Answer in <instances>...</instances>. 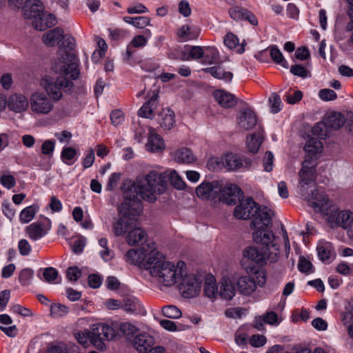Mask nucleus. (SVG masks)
I'll use <instances>...</instances> for the list:
<instances>
[{"label": "nucleus", "instance_id": "f257e3e1", "mask_svg": "<svg viewBox=\"0 0 353 353\" xmlns=\"http://www.w3.org/2000/svg\"><path fill=\"white\" fill-rule=\"evenodd\" d=\"M165 174L151 170L144 176L137 178L136 181L126 180L123 182L121 190L123 198L131 199V206L134 214L142 212L143 210L139 195L143 200L154 203L157 199V195L165 191L167 183Z\"/></svg>", "mask_w": 353, "mask_h": 353}, {"label": "nucleus", "instance_id": "f03ea898", "mask_svg": "<svg viewBox=\"0 0 353 353\" xmlns=\"http://www.w3.org/2000/svg\"><path fill=\"white\" fill-rule=\"evenodd\" d=\"M66 56L70 63L62 65L59 68H54L60 75L55 79L50 76H46L41 79V85L46 91L48 97L54 101H58L63 97V91H70L74 86L72 80L78 78L77 59L74 53H67Z\"/></svg>", "mask_w": 353, "mask_h": 353}, {"label": "nucleus", "instance_id": "7ed1b4c3", "mask_svg": "<svg viewBox=\"0 0 353 353\" xmlns=\"http://www.w3.org/2000/svg\"><path fill=\"white\" fill-rule=\"evenodd\" d=\"M149 270L152 276L155 277L159 283L165 286H172L180 279L183 275V268L185 267L183 261H179L175 266L172 263L165 261L164 256L159 251L154 252Z\"/></svg>", "mask_w": 353, "mask_h": 353}, {"label": "nucleus", "instance_id": "20e7f679", "mask_svg": "<svg viewBox=\"0 0 353 353\" xmlns=\"http://www.w3.org/2000/svg\"><path fill=\"white\" fill-rule=\"evenodd\" d=\"M117 328L118 326L113 325L99 323L94 325L89 331L76 333L75 337L79 343L84 346L89 340L98 350H103L105 349L104 341L113 340L116 337Z\"/></svg>", "mask_w": 353, "mask_h": 353}, {"label": "nucleus", "instance_id": "39448f33", "mask_svg": "<svg viewBox=\"0 0 353 353\" xmlns=\"http://www.w3.org/2000/svg\"><path fill=\"white\" fill-rule=\"evenodd\" d=\"M131 199L123 198V201L118 208L120 218L114 223L113 230L116 236H121L134 227L136 223L135 217L139 216L142 212L134 214L132 211Z\"/></svg>", "mask_w": 353, "mask_h": 353}, {"label": "nucleus", "instance_id": "423d86ee", "mask_svg": "<svg viewBox=\"0 0 353 353\" xmlns=\"http://www.w3.org/2000/svg\"><path fill=\"white\" fill-rule=\"evenodd\" d=\"M154 245V244L152 243L139 250H129L125 254V261L130 264L139 265L148 270L155 256L153 253L157 252Z\"/></svg>", "mask_w": 353, "mask_h": 353}, {"label": "nucleus", "instance_id": "0eeeda50", "mask_svg": "<svg viewBox=\"0 0 353 353\" xmlns=\"http://www.w3.org/2000/svg\"><path fill=\"white\" fill-rule=\"evenodd\" d=\"M253 233L254 241L257 243H261L267 248L269 253V259L272 262H274L278 259L279 250L276 244H273L274 234L272 231L266 230V229H254Z\"/></svg>", "mask_w": 353, "mask_h": 353}, {"label": "nucleus", "instance_id": "6e6552de", "mask_svg": "<svg viewBox=\"0 0 353 353\" xmlns=\"http://www.w3.org/2000/svg\"><path fill=\"white\" fill-rule=\"evenodd\" d=\"M179 291L185 298H192L199 294L201 291V281L194 274H185L181 276Z\"/></svg>", "mask_w": 353, "mask_h": 353}, {"label": "nucleus", "instance_id": "1a4fd4ad", "mask_svg": "<svg viewBox=\"0 0 353 353\" xmlns=\"http://www.w3.org/2000/svg\"><path fill=\"white\" fill-rule=\"evenodd\" d=\"M31 110L37 114H48L52 108L51 100L44 94L34 92L30 99Z\"/></svg>", "mask_w": 353, "mask_h": 353}, {"label": "nucleus", "instance_id": "9d476101", "mask_svg": "<svg viewBox=\"0 0 353 353\" xmlns=\"http://www.w3.org/2000/svg\"><path fill=\"white\" fill-rule=\"evenodd\" d=\"M234 210V215L239 219H250L254 217L259 210V205L252 198H247L245 200L239 201Z\"/></svg>", "mask_w": 353, "mask_h": 353}, {"label": "nucleus", "instance_id": "9b49d317", "mask_svg": "<svg viewBox=\"0 0 353 353\" xmlns=\"http://www.w3.org/2000/svg\"><path fill=\"white\" fill-rule=\"evenodd\" d=\"M243 192L240 188L234 184H227L219 193V200L228 205H233L240 201Z\"/></svg>", "mask_w": 353, "mask_h": 353}, {"label": "nucleus", "instance_id": "f8f14e48", "mask_svg": "<svg viewBox=\"0 0 353 353\" xmlns=\"http://www.w3.org/2000/svg\"><path fill=\"white\" fill-rule=\"evenodd\" d=\"M308 202L315 211L329 215L330 200L323 191H320L319 189L312 191L308 197Z\"/></svg>", "mask_w": 353, "mask_h": 353}, {"label": "nucleus", "instance_id": "ddd939ff", "mask_svg": "<svg viewBox=\"0 0 353 353\" xmlns=\"http://www.w3.org/2000/svg\"><path fill=\"white\" fill-rule=\"evenodd\" d=\"M221 185L218 181L203 182L196 189L198 197L203 200H213L218 198Z\"/></svg>", "mask_w": 353, "mask_h": 353}, {"label": "nucleus", "instance_id": "4468645a", "mask_svg": "<svg viewBox=\"0 0 353 353\" xmlns=\"http://www.w3.org/2000/svg\"><path fill=\"white\" fill-rule=\"evenodd\" d=\"M221 163L225 168L229 171H234L242 167L248 168L251 165V161L248 159H241L236 154L229 153L221 158Z\"/></svg>", "mask_w": 353, "mask_h": 353}, {"label": "nucleus", "instance_id": "2eb2a0df", "mask_svg": "<svg viewBox=\"0 0 353 353\" xmlns=\"http://www.w3.org/2000/svg\"><path fill=\"white\" fill-rule=\"evenodd\" d=\"M274 215L271 210L267 207L261 208L257 212L254 220L250 223L253 229H266L272 223V217Z\"/></svg>", "mask_w": 353, "mask_h": 353}, {"label": "nucleus", "instance_id": "dca6fc26", "mask_svg": "<svg viewBox=\"0 0 353 353\" xmlns=\"http://www.w3.org/2000/svg\"><path fill=\"white\" fill-rule=\"evenodd\" d=\"M228 14L233 20H246L253 26L258 24V20L256 16L245 8L234 6L229 9Z\"/></svg>", "mask_w": 353, "mask_h": 353}, {"label": "nucleus", "instance_id": "f3484780", "mask_svg": "<svg viewBox=\"0 0 353 353\" xmlns=\"http://www.w3.org/2000/svg\"><path fill=\"white\" fill-rule=\"evenodd\" d=\"M243 254L244 258L259 265L265 264L267 258H269V253L267 252V248H259L254 246L246 248L243 250Z\"/></svg>", "mask_w": 353, "mask_h": 353}, {"label": "nucleus", "instance_id": "a211bd4d", "mask_svg": "<svg viewBox=\"0 0 353 353\" xmlns=\"http://www.w3.org/2000/svg\"><path fill=\"white\" fill-rule=\"evenodd\" d=\"M310 161L308 159L302 163V168L299 171L300 177V191L301 193L305 190L304 185H307L314 179L315 168L314 166H310Z\"/></svg>", "mask_w": 353, "mask_h": 353}, {"label": "nucleus", "instance_id": "6ab92c4d", "mask_svg": "<svg viewBox=\"0 0 353 353\" xmlns=\"http://www.w3.org/2000/svg\"><path fill=\"white\" fill-rule=\"evenodd\" d=\"M331 224L340 226L344 229L349 228L353 222V212L350 210H342L328 216Z\"/></svg>", "mask_w": 353, "mask_h": 353}, {"label": "nucleus", "instance_id": "aec40b11", "mask_svg": "<svg viewBox=\"0 0 353 353\" xmlns=\"http://www.w3.org/2000/svg\"><path fill=\"white\" fill-rule=\"evenodd\" d=\"M257 122L254 112L248 108H244L239 112L238 125L239 128L248 130L252 129Z\"/></svg>", "mask_w": 353, "mask_h": 353}, {"label": "nucleus", "instance_id": "412c9836", "mask_svg": "<svg viewBox=\"0 0 353 353\" xmlns=\"http://www.w3.org/2000/svg\"><path fill=\"white\" fill-rule=\"evenodd\" d=\"M43 9L44 8L41 1L28 0L22 6V13L26 19H32L34 20L41 15Z\"/></svg>", "mask_w": 353, "mask_h": 353}, {"label": "nucleus", "instance_id": "4be33fe9", "mask_svg": "<svg viewBox=\"0 0 353 353\" xmlns=\"http://www.w3.org/2000/svg\"><path fill=\"white\" fill-rule=\"evenodd\" d=\"M154 344V339L146 332L137 335L133 340V346L139 353H146Z\"/></svg>", "mask_w": 353, "mask_h": 353}, {"label": "nucleus", "instance_id": "5701e85b", "mask_svg": "<svg viewBox=\"0 0 353 353\" xmlns=\"http://www.w3.org/2000/svg\"><path fill=\"white\" fill-rule=\"evenodd\" d=\"M213 96L216 101L224 108H231L237 103L236 97L224 90H218L214 92Z\"/></svg>", "mask_w": 353, "mask_h": 353}, {"label": "nucleus", "instance_id": "b1692460", "mask_svg": "<svg viewBox=\"0 0 353 353\" xmlns=\"http://www.w3.org/2000/svg\"><path fill=\"white\" fill-rule=\"evenodd\" d=\"M57 20L54 15L46 14L42 11L41 15L32 21L33 27L38 30L43 31L48 28L56 25Z\"/></svg>", "mask_w": 353, "mask_h": 353}, {"label": "nucleus", "instance_id": "393cba45", "mask_svg": "<svg viewBox=\"0 0 353 353\" xmlns=\"http://www.w3.org/2000/svg\"><path fill=\"white\" fill-rule=\"evenodd\" d=\"M7 103L8 108L14 112H21L28 106L27 98L24 95L18 94L11 95Z\"/></svg>", "mask_w": 353, "mask_h": 353}, {"label": "nucleus", "instance_id": "a878e982", "mask_svg": "<svg viewBox=\"0 0 353 353\" xmlns=\"http://www.w3.org/2000/svg\"><path fill=\"white\" fill-rule=\"evenodd\" d=\"M236 285L239 292L243 295H250L256 289L255 279L251 276H241Z\"/></svg>", "mask_w": 353, "mask_h": 353}, {"label": "nucleus", "instance_id": "bb28decb", "mask_svg": "<svg viewBox=\"0 0 353 353\" xmlns=\"http://www.w3.org/2000/svg\"><path fill=\"white\" fill-rule=\"evenodd\" d=\"M147 239L145 232L139 227H134L131 229L126 236V241L130 246L143 244Z\"/></svg>", "mask_w": 353, "mask_h": 353}, {"label": "nucleus", "instance_id": "cd10ccee", "mask_svg": "<svg viewBox=\"0 0 353 353\" xmlns=\"http://www.w3.org/2000/svg\"><path fill=\"white\" fill-rule=\"evenodd\" d=\"M235 288L232 281L228 277H223L221 282L218 294L223 299L231 300L235 295Z\"/></svg>", "mask_w": 353, "mask_h": 353}, {"label": "nucleus", "instance_id": "c85d7f7f", "mask_svg": "<svg viewBox=\"0 0 353 353\" xmlns=\"http://www.w3.org/2000/svg\"><path fill=\"white\" fill-rule=\"evenodd\" d=\"M158 93L154 92L152 96L148 100L138 111V115L147 119H152L154 116V110L157 106Z\"/></svg>", "mask_w": 353, "mask_h": 353}, {"label": "nucleus", "instance_id": "c756f323", "mask_svg": "<svg viewBox=\"0 0 353 353\" xmlns=\"http://www.w3.org/2000/svg\"><path fill=\"white\" fill-rule=\"evenodd\" d=\"M158 121L161 128L171 129L175 122L174 112L168 108L163 109L158 115Z\"/></svg>", "mask_w": 353, "mask_h": 353}, {"label": "nucleus", "instance_id": "7c9ffc66", "mask_svg": "<svg viewBox=\"0 0 353 353\" xmlns=\"http://www.w3.org/2000/svg\"><path fill=\"white\" fill-rule=\"evenodd\" d=\"M173 158L176 162L182 163H191L196 160L192 152L187 148L176 150L173 154Z\"/></svg>", "mask_w": 353, "mask_h": 353}, {"label": "nucleus", "instance_id": "2f4dec72", "mask_svg": "<svg viewBox=\"0 0 353 353\" xmlns=\"http://www.w3.org/2000/svg\"><path fill=\"white\" fill-rule=\"evenodd\" d=\"M63 30L61 28L57 27L43 35V43L48 46H54L55 43L63 37Z\"/></svg>", "mask_w": 353, "mask_h": 353}, {"label": "nucleus", "instance_id": "473e14b6", "mask_svg": "<svg viewBox=\"0 0 353 353\" xmlns=\"http://www.w3.org/2000/svg\"><path fill=\"white\" fill-rule=\"evenodd\" d=\"M153 129L150 130V135L148 139V143L146 145L147 148L151 152H160L164 149V142L162 138L153 133Z\"/></svg>", "mask_w": 353, "mask_h": 353}, {"label": "nucleus", "instance_id": "72a5a7b5", "mask_svg": "<svg viewBox=\"0 0 353 353\" xmlns=\"http://www.w3.org/2000/svg\"><path fill=\"white\" fill-rule=\"evenodd\" d=\"M26 232L28 234L30 239L33 241H37L43 237L46 231L44 230L43 225L40 223H32L26 228Z\"/></svg>", "mask_w": 353, "mask_h": 353}, {"label": "nucleus", "instance_id": "f704fd0d", "mask_svg": "<svg viewBox=\"0 0 353 353\" xmlns=\"http://www.w3.org/2000/svg\"><path fill=\"white\" fill-rule=\"evenodd\" d=\"M61 43L59 45V48L63 49L65 52V55L63 56L61 59L60 60L63 65L70 63V61L68 59L66 54L71 53L68 52V50H72L75 46V39L72 36L65 35L61 37Z\"/></svg>", "mask_w": 353, "mask_h": 353}, {"label": "nucleus", "instance_id": "c9c22d12", "mask_svg": "<svg viewBox=\"0 0 353 353\" xmlns=\"http://www.w3.org/2000/svg\"><path fill=\"white\" fill-rule=\"evenodd\" d=\"M204 71L209 72L214 78L223 80L225 82H230L233 78L232 72L225 71L221 66L207 68L204 69Z\"/></svg>", "mask_w": 353, "mask_h": 353}, {"label": "nucleus", "instance_id": "e433bc0d", "mask_svg": "<svg viewBox=\"0 0 353 353\" xmlns=\"http://www.w3.org/2000/svg\"><path fill=\"white\" fill-rule=\"evenodd\" d=\"M323 148L322 143L317 139L314 137L310 138L307 141L304 147L305 151L310 155L307 157L306 159H308L310 161L312 159V155L316 154L321 152Z\"/></svg>", "mask_w": 353, "mask_h": 353}, {"label": "nucleus", "instance_id": "4c0bfd02", "mask_svg": "<svg viewBox=\"0 0 353 353\" xmlns=\"http://www.w3.org/2000/svg\"><path fill=\"white\" fill-rule=\"evenodd\" d=\"M325 121L330 130H338L344 124V117L339 112H332L329 114Z\"/></svg>", "mask_w": 353, "mask_h": 353}, {"label": "nucleus", "instance_id": "58836bf2", "mask_svg": "<svg viewBox=\"0 0 353 353\" xmlns=\"http://www.w3.org/2000/svg\"><path fill=\"white\" fill-rule=\"evenodd\" d=\"M218 290L214 277L213 276H208L203 286L204 294L208 298L213 299L218 295Z\"/></svg>", "mask_w": 353, "mask_h": 353}, {"label": "nucleus", "instance_id": "ea45409f", "mask_svg": "<svg viewBox=\"0 0 353 353\" xmlns=\"http://www.w3.org/2000/svg\"><path fill=\"white\" fill-rule=\"evenodd\" d=\"M225 45L230 49H236L237 52H244V46L239 44V39L232 33H228L224 38Z\"/></svg>", "mask_w": 353, "mask_h": 353}, {"label": "nucleus", "instance_id": "a19ab883", "mask_svg": "<svg viewBox=\"0 0 353 353\" xmlns=\"http://www.w3.org/2000/svg\"><path fill=\"white\" fill-rule=\"evenodd\" d=\"M270 50V55L272 61L277 63L280 64L285 68H288V62L285 60L281 52L276 46H271L268 48Z\"/></svg>", "mask_w": 353, "mask_h": 353}, {"label": "nucleus", "instance_id": "79ce46f5", "mask_svg": "<svg viewBox=\"0 0 353 353\" xmlns=\"http://www.w3.org/2000/svg\"><path fill=\"white\" fill-rule=\"evenodd\" d=\"M123 21L137 28H143L150 23V19L147 17H124Z\"/></svg>", "mask_w": 353, "mask_h": 353}, {"label": "nucleus", "instance_id": "37998d69", "mask_svg": "<svg viewBox=\"0 0 353 353\" xmlns=\"http://www.w3.org/2000/svg\"><path fill=\"white\" fill-rule=\"evenodd\" d=\"M263 138L260 133L252 134L248 138L247 145L250 152L255 153L259 149Z\"/></svg>", "mask_w": 353, "mask_h": 353}, {"label": "nucleus", "instance_id": "c03bdc74", "mask_svg": "<svg viewBox=\"0 0 353 353\" xmlns=\"http://www.w3.org/2000/svg\"><path fill=\"white\" fill-rule=\"evenodd\" d=\"M37 210L38 207L35 205L24 208L20 213L19 219L21 222L26 223L32 221Z\"/></svg>", "mask_w": 353, "mask_h": 353}, {"label": "nucleus", "instance_id": "a18cd8bd", "mask_svg": "<svg viewBox=\"0 0 353 353\" xmlns=\"http://www.w3.org/2000/svg\"><path fill=\"white\" fill-rule=\"evenodd\" d=\"M77 152L72 147H64L61 153L62 161L67 165H72L74 162V158Z\"/></svg>", "mask_w": 353, "mask_h": 353}, {"label": "nucleus", "instance_id": "49530a36", "mask_svg": "<svg viewBox=\"0 0 353 353\" xmlns=\"http://www.w3.org/2000/svg\"><path fill=\"white\" fill-rule=\"evenodd\" d=\"M204 63L212 64L216 63L219 61V54L216 48L213 47H207L204 50Z\"/></svg>", "mask_w": 353, "mask_h": 353}, {"label": "nucleus", "instance_id": "de8ad7c7", "mask_svg": "<svg viewBox=\"0 0 353 353\" xmlns=\"http://www.w3.org/2000/svg\"><path fill=\"white\" fill-rule=\"evenodd\" d=\"M169 180L170 181V183L176 189L179 190H183L185 189L186 184L181 178L179 175V174L176 172L174 170H169Z\"/></svg>", "mask_w": 353, "mask_h": 353}, {"label": "nucleus", "instance_id": "09e8293b", "mask_svg": "<svg viewBox=\"0 0 353 353\" xmlns=\"http://www.w3.org/2000/svg\"><path fill=\"white\" fill-rule=\"evenodd\" d=\"M69 312V307L61 303H53L50 306V314L54 318L65 316Z\"/></svg>", "mask_w": 353, "mask_h": 353}, {"label": "nucleus", "instance_id": "8fccbe9b", "mask_svg": "<svg viewBox=\"0 0 353 353\" xmlns=\"http://www.w3.org/2000/svg\"><path fill=\"white\" fill-rule=\"evenodd\" d=\"M185 52L188 56L184 60L197 59L203 57L205 54L204 50L201 46H188L185 48Z\"/></svg>", "mask_w": 353, "mask_h": 353}, {"label": "nucleus", "instance_id": "3c124183", "mask_svg": "<svg viewBox=\"0 0 353 353\" xmlns=\"http://www.w3.org/2000/svg\"><path fill=\"white\" fill-rule=\"evenodd\" d=\"M162 314L169 319H179L181 316V310L175 305H169L162 308Z\"/></svg>", "mask_w": 353, "mask_h": 353}, {"label": "nucleus", "instance_id": "603ef678", "mask_svg": "<svg viewBox=\"0 0 353 353\" xmlns=\"http://www.w3.org/2000/svg\"><path fill=\"white\" fill-rule=\"evenodd\" d=\"M330 130L325 121L316 123L312 128L313 134L320 139L326 137Z\"/></svg>", "mask_w": 353, "mask_h": 353}, {"label": "nucleus", "instance_id": "864d4df0", "mask_svg": "<svg viewBox=\"0 0 353 353\" xmlns=\"http://www.w3.org/2000/svg\"><path fill=\"white\" fill-rule=\"evenodd\" d=\"M33 276L34 271L32 269L25 268L22 270L19 274V282L23 285H28L31 283Z\"/></svg>", "mask_w": 353, "mask_h": 353}, {"label": "nucleus", "instance_id": "5fc2aeb1", "mask_svg": "<svg viewBox=\"0 0 353 353\" xmlns=\"http://www.w3.org/2000/svg\"><path fill=\"white\" fill-rule=\"evenodd\" d=\"M318 255L322 261H328L332 254L330 245H319L317 247Z\"/></svg>", "mask_w": 353, "mask_h": 353}, {"label": "nucleus", "instance_id": "6e6d98bb", "mask_svg": "<svg viewBox=\"0 0 353 353\" xmlns=\"http://www.w3.org/2000/svg\"><path fill=\"white\" fill-rule=\"evenodd\" d=\"M58 276V271L52 267L46 268L43 270V276L46 282L52 283L55 281Z\"/></svg>", "mask_w": 353, "mask_h": 353}, {"label": "nucleus", "instance_id": "4d7b16f0", "mask_svg": "<svg viewBox=\"0 0 353 353\" xmlns=\"http://www.w3.org/2000/svg\"><path fill=\"white\" fill-rule=\"evenodd\" d=\"M55 148V141L54 140H46L42 145H41V152L42 154L48 156V157H51L53 154L54 150Z\"/></svg>", "mask_w": 353, "mask_h": 353}, {"label": "nucleus", "instance_id": "13d9d810", "mask_svg": "<svg viewBox=\"0 0 353 353\" xmlns=\"http://www.w3.org/2000/svg\"><path fill=\"white\" fill-rule=\"evenodd\" d=\"M269 101L273 113H276L281 110V100L279 94L275 92L272 93L269 99Z\"/></svg>", "mask_w": 353, "mask_h": 353}, {"label": "nucleus", "instance_id": "bf43d9fd", "mask_svg": "<svg viewBox=\"0 0 353 353\" xmlns=\"http://www.w3.org/2000/svg\"><path fill=\"white\" fill-rule=\"evenodd\" d=\"M138 301L135 299L127 298L124 300L122 308L128 312H134L137 310Z\"/></svg>", "mask_w": 353, "mask_h": 353}, {"label": "nucleus", "instance_id": "052dcab7", "mask_svg": "<svg viewBox=\"0 0 353 353\" xmlns=\"http://www.w3.org/2000/svg\"><path fill=\"white\" fill-rule=\"evenodd\" d=\"M121 179V173L119 172H114L112 173L106 185V190L108 191L113 190L119 184Z\"/></svg>", "mask_w": 353, "mask_h": 353}, {"label": "nucleus", "instance_id": "680f3d73", "mask_svg": "<svg viewBox=\"0 0 353 353\" xmlns=\"http://www.w3.org/2000/svg\"><path fill=\"white\" fill-rule=\"evenodd\" d=\"M273 161H274V155L273 154L268 151L265 152V154L263 159V169L266 172H270L273 168Z\"/></svg>", "mask_w": 353, "mask_h": 353}, {"label": "nucleus", "instance_id": "e2e57ef3", "mask_svg": "<svg viewBox=\"0 0 353 353\" xmlns=\"http://www.w3.org/2000/svg\"><path fill=\"white\" fill-rule=\"evenodd\" d=\"M267 342L265 336L261 334H254L250 339V343L252 347H259L263 346Z\"/></svg>", "mask_w": 353, "mask_h": 353}, {"label": "nucleus", "instance_id": "0e129e2a", "mask_svg": "<svg viewBox=\"0 0 353 353\" xmlns=\"http://www.w3.org/2000/svg\"><path fill=\"white\" fill-rule=\"evenodd\" d=\"M290 72L295 76L305 78L309 72L301 64H295L290 68Z\"/></svg>", "mask_w": 353, "mask_h": 353}, {"label": "nucleus", "instance_id": "69168bd1", "mask_svg": "<svg viewBox=\"0 0 353 353\" xmlns=\"http://www.w3.org/2000/svg\"><path fill=\"white\" fill-rule=\"evenodd\" d=\"M319 96L323 101H332L337 98L336 93L331 89L321 90Z\"/></svg>", "mask_w": 353, "mask_h": 353}, {"label": "nucleus", "instance_id": "338daca9", "mask_svg": "<svg viewBox=\"0 0 353 353\" xmlns=\"http://www.w3.org/2000/svg\"><path fill=\"white\" fill-rule=\"evenodd\" d=\"M312 268V264L310 261H307L303 256L300 257L298 268L300 272L309 274L311 272L310 270Z\"/></svg>", "mask_w": 353, "mask_h": 353}, {"label": "nucleus", "instance_id": "774afa93", "mask_svg": "<svg viewBox=\"0 0 353 353\" xmlns=\"http://www.w3.org/2000/svg\"><path fill=\"white\" fill-rule=\"evenodd\" d=\"M120 332L128 336L131 334H133L137 332V327L129 323H122L119 326Z\"/></svg>", "mask_w": 353, "mask_h": 353}]
</instances>
